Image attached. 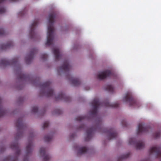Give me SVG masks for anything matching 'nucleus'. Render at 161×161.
<instances>
[{
    "label": "nucleus",
    "mask_w": 161,
    "mask_h": 161,
    "mask_svg": "<svg viewBox=\"0 0 161 161\" xmlns=\"http://www.w3.org/2000/svg\"><path fill=\"white\" fill-rule=\"evenodd\" d=\"M57 17V14L55 12H53L49 14L48 17V25L47 41L46 45H50L52 44L53 40V32L54 28L53 24L54 20Z\"/></svg>",
    "instance_id": "f257e3e1"
},
{
    "label": "nucleus",
    "mask_w": 161,
    "mask_h": 161,
    "mask_svg": "<svg viewBox=\"0 0 161 161\" xmlns=\"http://www.w3.org/2000/svg\"><path fill=\"white\" fill-rule=\"evenodd\" d=\"M92 104L93 106V109L91 110V115L93 116H96L97 113V110L99 107L101 106H104L107 107L117 108L119 107V104L118 103H110L108 101H105L103 102H100L98 98H95L92 102Z\"/></svg>",
    "instance_id": "f03ea898"
},
{
    "label": "nucleus",
    "mask_w": 161,
    "mask_h": 161,
    "mask_svg": "<svg viewBox=\"0 0 161 161\" xmlns=\"http://www.w3.org/2000/svg\"><path fill=\"white\" fill-rule=\"evenodd\" d=\"M51 84L50 81H47L41 85L42 90L40 93L41 96L45 95L47 97L53 96V91L51 87Z\"/></svg>",
    "instance_id": "7ed1b4c3"
},
{
    "label": "nucleus",
    "mask_w": 161,
    "mask_h": 161,
    "mask_svg": "<svg viewBox=\"0 0 161 161\" xmlns=\"http://www.w3.org/2000/svg\"><path fill=\"white\" fill-rule=\"evenodd\" d=\"M123 100L124 102L129 103L130 106H134L135 108L139 107L138 106L140 104L139 102L134 98L130 92L127 93L125 94L123 97Z\"/></svg>",
    "instance_id": "20e7f679"
},
{
    "label": "nucleus",
    "mask_w": 161,
    "mask_h": 161,
    "mask_svg": "<svg viewBox=\"0 0 161 161\" xmlns=\"http://www.w3.org/2000/svg\"><path fill=\"white\" fill-rule=\"evenodd\" d=\"M150 155H153L156 158L160 159L161 161V148L158 146H155L151 147L149 150Z\"/></svg>",
    "instance_id": "39448f33"
},
{
    "label": "nucleus",
    "mask_w": 161,
    "mask_h": 161,
    "mask_svg": "<svg viewBox=\"0 0 161 161\" xmlns=\"http://www.w3.org/2000/svg\"><path fill=\"white\" fill-rule=\"evenodd\" d=\"M18 64L17 58H15L12 60L8 61L6 59H2L0 61V66H5L7 65H14L17 66Z\"/></svg>",
    "instance_id": "423d86ee"
},
{
    "label": "nucleus",
    "mask_w": 161,
    "mask_h": 161,
    "mask_svg": "<svg viewBox=\"0 0 161 161\" xmlns=\"http://www.w3.org/2000/svg\"><path fill=\"white\" fill-rule=\"evenodd\" d=\"M16 125L18 129V137L19 138L22 135L21 131L24 129L25 126V125L23 123L22 118H19L16 123Z\"/></svg>",
    "instance_id": "0eeeda50"
},
{
    "label": "nucleus",
    "mask_w": 161,
    "mask_h": 161,
    "mask_svg": "<svg viewBox=\"0 0 161 161\" xmlns=\"http://www.w3.org/2000/svg\"><path fill=\"white\" fill-rule=\"evenodd\" d=\"M129 144L130 145H135L137 149H141L144 148V143L142 141H136L134 138H131L129 140Z\"/></svg>",
    "instance_id": "6e6552de"
},
{
    "label": "nucleus",
    "mask_w": 161,
    "mask_h": 161,
    "mask_svg": "<svg viewBox=\"0 0 161 161\" xmlns=\"http://www.w3.org/2000/svg\"><path fill=\"white\" fill-rule=\"evenodd\" d=\"M71 68V67L69 64L68 60L64 61L63 65L58 69V71L59 74L61 72H69Z\"/></svg>",
    "instance_id": "1a4fd4ad"
},
{
    "label": "nucleus",
    "mask_w": 161,
    "mask_h": 161,
    "mask_svg": "<svg viewBox=\"0 0 161 161\" xmlns=\"http://www.w3.org/2000/svg\"><path fill=\"white\" fill-rule=\"evenodd\" d=\"M112 75L111 72L109 70H106L101 72L97 75V78L100 80H103L110 76Z\"/></svg>",
    "instance_id": "9d476101"
},
{
    "label": "nucleus",
    "mask_w": 161,
    "mask_h": 161,
    "mask_svg": "<svg viewBox=\"0 0 161 161\" xmlns=\"http://www.w3.org/2000/svg\"><path fill=\"white\" fill-rule=\"evenodd\" d=\"M66 77L74 86H78L80 84L81 82L79 79L74 78L70 74H67Z\"/></svg>",
    "instance_id": "9b49d317"
},
{
    "label": "nucleus",
    "mask_w": 161,
    "mask_h": 161,
    "mask_svg": "<svg viewBox=\"0 0 161 161\" xmlns=\"http://www.w3.org/2000/svg\"><path fill=\"white\" fill-rule=\"evenodd\" d=\"M104 132L107 134L108 139L109 140L115 139L117 136V133L113 129H111L109 130L106 129L105 130Z\"/></svg>",
    "instance_id": "f8f14e48"
},
{
    "label": "nucleus",
    "mask_w": 161,
    "mask_h": 161,
    "mask_svg": "<svg viewBox=\"0 0 161 161\" xmlns=\"http://www.w3.org/2000/svg\"><path fill=\"white\" fill-rule=\"evenodd\" d=\"M96 130V129L94 126L87 129L86 130V136L85 138V141H89L91 139L93 136V132Z\"/></svg>",
    "instance_id": "ddd939ff"
},
{
    "label": "nucleus",
    "mask_w": 161,
    "mask_h": 161,
    "mask_svg": "<svg viewBox=\"0 0 161 161\" xmlns=\"http://www.w3.org/2000/svg\"><path fill=\"white\" fill-rule=\"evenodd\" d=\"M32 148V142L31 141H29L26 148V156L24 158L23 161H29L27 157L31 153Z\"/></svg>",
    "instance_id": "4468645a"
},
{
    "label": "nucleus",
    "mask_w": 161,
    "mask_h": 161,
    "mask_svg": "<svg viewBox=\"0 0 161 161\" xmlns=\"http://www.w3.org/2000/svg\"><path fill=\"white\" fill-rule=\"evenodd\" d=\"M36 52V48L32 49L30 54L25 58V60L26 64H29L31 62L34 54Z\"/></svg>",
    "instance_id": "2eb2a0df"
},
{
    "label": "nucleus",
    "mask_w": 161,
    "mask_h": 161,
    "mask_svg": "<svg viewBox=\"0 0 161 161\" xmlns=\"http://www.w3.org/2000/svg\"><path fill=\"white\" fill-rule=\"evenodd\" d=\"M18 68V69H17V71L18 72V78L19 80H31V79L29 75L22 74L21 72H20L19 73V70H21V68L19 67Z\"/></svg>",
    "instance_id": "dca6fc26"
},
{
    "label": "nucleus",
    "mask_w": 161,
    "mask_h": 161,
    "mask_svg": "<svg viewBox=\"0 0 161 161\" xmlns=\"http://www.w3.org/2000/svg\"><path fill=\"white\" fill-rule=\"evenodd\" d=\"M149 129L148 127L145 126L143 124L140 123L139 124L138 126L137 133L138 134L146 132L148 131Z\"/></svg>",
    "instance_id": "f3484780"
},
{
    "label": "nucleus",
    "mask_w": 161,
    "mask_h": 161,
    "mask_svg": "<svg viewBox=\"0 0 161 161\" xmlns=\"http://www.w3.org/2000/svg\"><path fill=\"white\" fill-rule=\"evenodd\" d=\"M55 98L57 100H64L66 102H69L70 100V97L65 95L63 92L60 93Z\"/></svg>",
    "instance_id": "a211bd4d"
},
{
    "label": "nucleus",
    "mask_w": 161,
    "mask_h": 161,
    "mask_svg": "<svg viewBox=\"0 0 161 161\" xmlns=\"http://www.w3.org/2000/svg\"><path fill=\"white\" fill-rule=\"evenodd\" d=\"M38 23V21L36 20L32 23L31 26L30 36L31 38L34 37L35 36V33L34 32L35 28Z\"/></svg>",
    "instance_id": "6ab92c4d"
},
{
    "label": "nucleus",
    "mask_w": 161,
    "mask_h": 161,
    "mask_svg": "<svg viewBox=\"0 0 161 161\" xmlns=\"http://www.w3.org/2000/svg\"><path fill=\"white\" fill-rule=\"evenodd\" d=\"M53 51L54 56L55 59L56 61L58 60L62 57V55L60 52L59 49L58 48L54 47L53 48Z\"/></svg>",
    "instance_id": "aec40b11"
},
{
    "label": "nucleus",
    "mask_w": 161,
    "mask_h": 161,
    "mask_svg": "<svg viewBox=\"0 0 161 161\" xmlns=\"http://www.w3.org/2000/svg\"><path fill=\"white\" fill-rule=\"evenodd\" d=\"M40 153L41 155H42L43 161H48L50 158V157L48 154H46V149L44 147H41L40 150Z\"/></svg>",
    "instance_id": "412c9836"
},
{
    "label": "nucleus",
    "mask_w": 161,
    "mask_h": 161,
    "mask_svg": "<svg viewBox=\"0 0 161 161\" xmlns=\"http://www.w3.org/2000/svg\"><path fill=\"white\" fill-rule=\"evenodd\" d=\"M75 149L78 150V155H81L85 154L87 152L88 149L86 147H79V146H76Z\"/></svg>",
    "instance_id": "4be33fe9"
},
{
    "label": "nucleus",
    "mask_w": 161,
    "mask_h": 161,
    "mask_svg": "<svg viewBox=\"0 0 161 161\" xmlns=\"http://www.w3.org/2000/svg\"><path fill=\"white\" fill-rule=\"evenodd\" d=\"M11 149L16 150V155H19L20 153V150L19 148L18 144L17 142L12 143L10 146Z\"/></svg>",
    "instance_id": "5701e85b"
},
{
    "label": "nucleus",
    "mask_w": 161,
    "mask_h": 161,
    "mask_svg": "<svg viewBox=\"0 0 161 161\" xmlns=\"http://www.w3.org/2000/svg\"><path fill=\"white\" fill-rule=\"evenodd\" d=\"M13 45V43L11 41H9L6 44H1L0 45V49L1 50H6Z\"/></svg>",
    "instance_id": "b1692460"
},
{
    "label": "nucleus",
    "mask_w": 161,
    "mask_h": 161,
    "mask_svg": "<svg viewBox=\"0 0 161 161\" xmlns=\"http://www.w3.org/2000/svg\"><path fill=\"white\" fill-rule=\"evenodd\" d=\"M2 100L0 97V117L4 115L6 113V111L3 108L1 104Z\"/></svg>",
    "instance_id": "393cba45"
},
{
    "label": "nucleus",
    "mask_w": 161,
    "mask_h": 161,
    "mask_svg": "<svg viewBox=\"0 0 161 161\" xmlns=\"http://www.w3.org/2000/svg\"><path fill=\"white\" fill-rule=\"evenodd\" d=\"M5 0H0V14L4 13L6 11L5 8L2 6V3Z\"/></svg>",
    "instance_id": "a878e982"
},
{
    "label": "nucleus",
    "mask_w": 161,
    "mask_h": 161,
    "mask_svg": "<svg viewBox=\"0 0 161 161\" xmlns=\"http://www.w3.org/2000/svg\"><path fill=\"white\" fill-rule=\"evenodd\" d=\"M18 158L17 157H15L13 158H11L10 156L7 157L4 159V161H17Z\"/></svg>",
    "instance_id": "bb28decb"
},
{
    "label": "nucleus",
    "mask_w": 161,
    "mask_h": 161,
    "mask_svg": "<svg viewBox=\"0 0 161 161\" xmlns=\"http://www.w3.org/2000/svg\"><path fill=\"white\" fill-rule=\"evenodd\" d=\"M105 89L110 92H114V88L112 86L108 85L106 87Z\"/></svg>",
    "instance_id": "cd10ccee"
},
{
    "label": "nucleus",
    "mask_w": 161,
    "mask_h": 161,
    "mask_svg": "<svg viewBox=\"0 0 161 161\" xmlns=\"http://www.w3.org/2000/svg\"><path fill=\"white\" fill-rule=\"evenodd\" d=\"M52 138L53 137L51 135L46 136L44 137L45 141L47 142H49L52 139Z\"/></svg>",
    "instance_id": "c85d7f7f"
},
{
    "label": "nucleus",
    "mask_w": 161,
    "mask_h": 161,
    "mask_svg": "<svg viewBox=\"0 0 161 161\" xmlns=\"http://www.w3.org/2000/svg\"><path fill=\"white\" fill-rule=\"evenodd\" d=\"M130 155V153H127L125 154H123L121 155L119 158L118 161H120V159H123L124 158H126L129 157Z\"/></svg>",
    "instance_id": "c756f323"
},
{
    "label": "nucleus",
    "mask_w": 161,
    "mask_h": 161,
    "mask_svg": "<svg viewBox=\"0 0 161 161\" xmlns=\"http://www.w3.org/2000/svg\"><path fill=\"white\" fill-rule=\"evenodd\" d=\"M38 110V108L36 106H34L32 107L31 112L33 113H36Z\"/></svg>",
    "instance_id": "7c9ffc66"
},
{
    "label": "nucleus",
    "mask_w": 161,
    "mask_h": 161,
    "mask_svg": "<svg viewBox=\"0 0 161 161\" xmlns=\"http://www.w3.org/2000/svg\"><path fill=\"white\" fill-rule=\"evenodd\" d=\"M86 118V117L85 116H80L77 117L76 118V119L78 121H81L82 119H84Z\"/></svg>",
    "instance_id": "2f4dec72"
},
{
    "label": "nucleus",
    "mask_w": 161,
    "mask_h": 161,
    "mask_svg": "<svg viewBox=\"0 0 161 161\" xmlns=\"http://www.w3.org/2000/svg\"><path fill=\"white\" fill-rule=\"evenodd\" d=\"M160 136V133L159 131H157L156 132L154 135V137L156 138H158Z\"/></svg>",
    "instance_id": "473e14b6"
},
{
    "label": "nucleus",
    "mask_w": 161,
    "mask_h": 161,
    "mask_svg": "<svg viewBox=\"0 0 161 161\" xmlns=\"http://www.w3.org/2000/svg\"><path fill=\"white\" fill-rule=\"evenodd\" d=\"M48 56L47 55L46 53H44L41 55V58L43 60H46Z\"/></svg>",
    "instance_id": "72a5a7b5"
},
{
    "label": "nucleus",
    "mask_w": 161,
    "mask_h": 161,
    "mask_svg": "<svg viewBox=\"0 0 161 161\" xmlns=\"http://www.w3.org/2000/svg\"><path fill=\"white\" fill-rule=\"evenodd\" d=\"M49 122L48 121H47L45 122L43 125V128L44 129L47 128L49 125Z\"/></svg>",
    "instance_id": "f704fd0d"
},
{
    "label": "nucleus",
    "mask_w": 161,
    "mask_h": 161,
    "mask_svg": "<svg viewBox=\"0 0 161 161\" xmlns=\"http://www.w3.org/2000/svg\"><path fill=\"white\" fill-rule=\"evenodd\" d=\"M5 34V32L3 28L0 29V36L3 35Z\"/></svg>",
    "instance_id": "c9c22d12"
},
{
    "label": "nucleus",
    "mask_w": 161,
    "mask_h": 161,
    "mask_svg": "<svg viewBox=\"0 0 161 161\" xmlns=\"http://www.w3.org/2000/svg\"><path fill=\"white\" fill-rule=\"evenodd\" d=\"M122 124L123 126L126 127L127 126V123L125 121H123L122 122Z\"/></svg>",
    "instance_id": "e433bc0d"
},
{
    "label": "nucleus",
    "mask_w": 161,
    "mask_h": 161,
    "mask_svg": "<svg viewBox=\"0 0 161 161\" xmlns=\"http://www.w3.org/2000/svg\"><path fill=\"white\" fill-rule=\"evenodd\" d=\"M61 110L59 109H56L55 110V114H60L61 113Z\"/></svg>",
    "instance_id": "4c0bfd02"
},
{
    "label": "nucleus",
    "mask_w": 161,
    "mask_h": 161,
    "mask_svg": "<svg viewBox=\"0 0 161 161\" xmlns=\"http://www.w3.org/2000/svg\"><path fill=\"white\" fill-rule=\"evenodd\" d=\"M25 10L22 11L19 13V15L20 16H23V15L25 14Z\"/></svg>",
    "instance_id": "58836bf2"
},
{
    "label": "nucleus",
    "mask_w": 161,
    "mask_h": 161,
    "mask_svg": "<svg viewBox=\"0 0 161 161\" xmlns=\"http://www.w3.org/2000/svg\"><path fill=\"white\" fill-rule=\"evenodd\" d=\"M85 127V125H81L80 126V128H83Z\"/></svg>",
    "instance_id": "ea45409f"
},
{
    "label": "nucleus",
    "mask_w": 161,
    "mask_h": 161,
    "mask_svg": "<svg viewBox=\"0 0 161 161\" xmlns=\"http://www.w3.org/2000/svg\"><path fill=\"white\" fill-rule=\"evenodd\" d=\"M75 136V134H73L71 135V137L72 138H73L74 137V136Z\"/></svg>",
    "instance_id": "a19ab883"
},
{
    "label": "nucleus",
    "mask_w": 161,
    "mask_h": 161,
    "mask_svg": "<svg viewBox=\"0 0 161 161\" xmlns=\"http://www.w3.org/2000/svg\"><path fill=\"white\" fill-rule=\"evenodd\" d=\"M19 0H10V1L12 2H17Z\"/></svg>",
    "instance_id": "79ce46f5"
},
{
    "label": "nucleus",
    "mask_w": 161,
    "mask_h": 161,
    "mask_svg": "<svg viewBox=\"0 0 161 161\" xmlns=\"http://www.w3.org/2000/svg\"><path fill=\"white\" fill-rule=\"evenodd\" d=\"M31 82H32V83H35L36 82V80H34V81H33V80L32 81V80L31 81Z\"/></svg>",
    "instance_id": "37998d69"
},
{
    "label": "nucleus",
    "mask_w": 161,
    "mask_h": 161,
    "mask_svg": "<svg viewBox=\"0 0 161 161\" xmlns=\"http://www.w3.org/2000/svg\"><path fill=\"white\" fill-rule=\"evenodd\" d=\"M145 161H149V159H146Z\"/></svg>",
    "instance_id": "c03bdc74"
}]
</instances>
